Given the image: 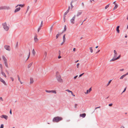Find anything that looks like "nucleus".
<instances>
[{
    "label": "nucleus",
    "instance_id": "nucleus-37",
    "mask_svg": "<svg viewBox=\"0 0 128 128\" xmlns=\"http://www.w3.org/2000/svg\"><path fill=\"white\" fill-rule=\"evenodd\" d=\"M41 27H40V26L39 28H38V32H39L40 30L41 29Z\"/></svg>",
    "mask_w": 128,
    "mask_h": 128
},
{
    "label": "nucleus",
    "instance_id": "nucleus-40",
    "mask_svg": "<svg viewBox=\"0 0 128 128\" xmlns=\"http://www.w3.org/2000/svg\"><path fill=\"white\" fill-rule=\"evenodd\" d=\"M29 8H30L29 6H28L27 7V10H26V13L27 12V11H28V10H29Z\"/></svg>",
    "mask_w": 128,
    "mask_h": 128
},
{
    "label": "nucleus",
    "instance_id": "nucleus-53",
    "mask_svg": "<svg viewBox=\"0 0 128 128\" xmlns=\"http://www.w3.org/2000/svg\"><path fill=\"white\" fill-rule=\"evenodd\" d=\"M10 114H12V110L11 109L10 111Z\"/></svg>",
    "mask_w": 128,
    "mask_h": 128
},
{
    "label": "nucleus",
    "instance_id": "nucleus-45",
    "mask_svg": "<svg viewBox=\"0 0 128 128\" xmlns=\"http://www.w3.org/2000/svg\"><path fill=\"white\" fill-rule=\"evenodd\" d=\"M112 103L109 104H108L109 106H112Z\"/></svg>",
    "mask_w": 128,
    "mask_h": 128
},
{
    "label": "nucleus",
    "instance_id": "nucleus-9",
    "mask_svg": "<svg viewBox=\"0 0 128 128\" xmlns=\"http://www.w3.org/2000/svg\"><path fill=\"white\" fill-rule=\"evenodd\" d=\"M37 34H35L34 38V40L35 42H37L38 40V39L37 38Z\"/></svg>",
    "mask_w": 128,
    "mask_h": 128
},
{
    "label": "nucleus",
    "instance_id": "nucleus-49",
    "mask_svg": "<svg viewBox=\"0 0 128 128\" xmlns=\"http://www.w3.org/2000/svg\"><path fill=\"white\" fill-rule=\"evenodd\" d=\"M71 93L72 94V96H75V95L73 94V93L72 92Z\"/></svg>",
    "mask_w": 128,
    "mask_h": 128
},
{
    "label": "nucleus",
    "instance_id": "nucleus-39",
    "mask_svg": "<svg viewBox=\"0 0 128 128\" xmlns=\"http://www.w3.org/2000/svg\"><path fill=\"white\" fill-rule=\"evenodd\" d=\"M66 91H67L68 92H72L69 90H66Z\"/></svg>",
    "mask_w": 128,
    "mask_h": 128
},
{
    "label": "nucleus",
    "instance_id": "nucleus-1",
    "mask_svg": "<svg viewBox=\"0 0 128 128\" xmlns=\"http://www.w3.org/2000/svg\"><path fill=\"white\" fill-rule=\"evenodd\" d=\"M63 118L61 117L57 116L54 117L52 120V121L54 122H58L59 121L62 120Z\"/></svg>",
    "mask_w": 128,
    "mask_h": 128
},
{
    "label": "nucleus",
    "instance_id": "nucleus-21",
    "mask_svg": "<svg viewBox=\"0 0 128 128\" xmlns=\"http://www.w3.org/2000/svg\"><path fill=\"white\" fill-rule=\"evenodd\" d=\"M118 6L117 4H116V5H115V6L113 8V10H116V9L117 7H118Z\"/></svg>",
    "mask_w": 128,
    "mask_h": 128
},
{
    "label": "nucleus",
    "instance_id": "nucleus-47",
    "mask_svg": "<svg viewBox=\"0 0 128 128\" xmlns=\"http://www.w3.org/2000/svg\"><path fill=\"white\" fill-rule=\"evenodd\" d=\"M42 22H41V24H40V27H42Z\"/></svg>",
    "mask_w": 128,
    "mask_h": 128
},
{
    "label": "nucleus",
    "instance_id": "nucleus-2",
    "mask_svg": "<svg viewBox=\"0 0 128 128\" xmlns=\"http://www.w3.org/2000/svg\"><path fill=\"white\" fill-rule=\"evenodd\" d=\"M59 73L58 72H57L56 73V78L60 82H63L61 78V76L58 74Z\"/></svg>",
    "mask_w": 128,
    "mask_h": 128
},
{
    "label": "nucleus",
    "instance_id": "nucleus-62",
    "mask_svg": "<svg viewBox=\"0 0 128 128\" xmlns=\"http://www.w3.org/2000/svg\"><path fill=\"white\" fill-rule=\"evenodd\" d=\"M120 26H117V27H116V28H118V29H119V28H120Z\"/></svg>",
    "mask_w": 128,
    "mask_h": 128
},
{
    "label": "nucleus",
    "instance_id": "nucleus-34",
    "mask_svg": "<svg viewBox=\"0 0 128 128\" xmlns=\"http://www.w3.org/2000/svg\"><path fill=\"white\" fill-rule=\"evenodd\" d=\"M4 124H2L1 125L0 127V128H4Z\"/></svg>",
    "mask_w": 128,
    "mask_h": 128
},
{
    "label": "nucleus",
    "instance_id": "nucleus-18",
    "mask_svg": "<svg viewBox=\"0 0 128 128\" xmlns=\"http://www.w3.org/2000/svg\"><path fill=\"white\" fill-rule=\"evenodd\" d=\"M1 74H2L4 76L5 78H6V75L5 73H4V72L2 71Z\"/></svg>",
    "mask_w": 128,
    "mask_h": 128
},
{
    "label": "nucleus",
    "instance_id": "nucleus-51",
    "mask_svg": "<svg viewBox=\"0 0 128 128\" xmlns=\"http://www.w3.org/2000/svg\"><path fill=\"white\" fill-rule=\"evenodd\" d=\"M78 105V104H75V106H74V108H76V106H77Z\"/></svg>",
    "mask_w": 128,
    "mask_h": 128
},
{
    "label": "nucleus",
    "instance_id": "nucleus-30",
    "mask_svg": "<svg viewBox=\"0 0 128 128\" xmlns=\"http://www.w3.org/2000/svg\"><path fill=\"white\" fill-rule=\"evenodd\" d=\"M120 56H121L120 55L117 58H116V60L119 59L120 58Z\"/></svg>",
    "mask_w": 128,
    "mask_h": 128
},
{
    "label": "nucleus",
    "instance_id": "nucleus-46",
    "mask_svg": "<svg viewBox=\"0 0 128 128\" xmlns=\"http://www.w3.org/2000/svg\"><path fill=\"white\" fill-rule=\"evenodd\" d=\"M78 76V75H77L76 76H75L74 78V79H75L76 78H77V77Z\"/></svg>",
    "mask_w": 128,
    "mask_h": 128
},
{
    "label": "nucleus",
    "instance_id": "nucleus-35",
    "mask_svg": "<svg viewBox=\"0 0 128 128\" xmlns=\"http://www.w3.org/2000/svg\"><path fill=\"white\" fill-rule=\"evenodd\" d=\"M116 30L117 31V32L118 33H119L120 32V30H119V29L116 28Z\"/></svg>",
    "mask_w": 128,
    "mask_h": 128
},
{
    "label": "nucleus",
    "instance_id": "nucleus-12",
    "mask_svg": "<svg viewBox=\"0 0 128 128\" xmlns=\"http://www.w3.org/2000/svg\"><path fill=\"white\" fill-rule=\"evenodd\" d=\"M86 114L85 113H84L82 114H80V117H82L83 118H84L86 116Z\"/></svg>",
    "mask_w": 128,
    "mask_h": 128
},
{
    "label": "nucleus",
    "instance_id": "nucleus-57",
    "mask_svg": "<svg viewBox=\"0 0 128 128\" xmlns=\"http://www.w3.org/2000/svg\"><path fill=\"white\" fill-rule=\"evenodd\" d=\"M44 54L45 55V57H46V54H47V53L46 52H45Z\"/></svg>",
    "mask_w": 128,
    "mask_h": 128
},
{
    "label": "nucleus",
    "instance_id": "nucleus-58",
    "mask_svg": "<svg viewBox=\"0 0 128 128\" xmlns=\"http://www.w3.org/2000/svg\"><path fill=\"white\" fill-rule=\"evenodd\" d=\"M0 67L1 68H2V65L1 64H0Z\"/></svg>",
    "mask_w": 128,
    "mask_h": 128
},
{
    "label": "nucleus",
    "instance_id": "nucleus-10",
    "mask_svg": "<svg viewBox=\"0 0 128 128\" xmlns=\"http://www.w3.org/2000/svg\"><path fill=\"white\" fill-rule=\"evenodd\" d=\"M20 7H19L16 8L14 11V13H16L18 12L19 11V10H20Z\"/></svg>",
    "mask_w": 128,
    "mask_h": 128
},
{
    "label": "nucleus",
    "instance_id": "nucleus-52",
    "mask_svg": "<svg viewBox=\"0 0 128 128\" xmlns=\"http://www.w3.org/2000/svg\"><path fill=\"white\" fill-rule=\"evenodd\" d=\"M128 72H127L126 74H124L125 76L126 75H128Z\"/></svg>",
    "mask_w": 128,
    "mask_h": 128
},
{
    "label": "nucleus",
    "instance_id": "nucleus-3",
    "mask_svg": "<svg viewBox=\"0 0 128 128\" xmlns=\"http://www.w3.org/2000/svg\"><path fill=\"white\" fill-rule=\"evenodd\" d=\"M2 58L4 61V64L8 68V67L7 59L5 58V57L4 56H2Z\"/></svg>",
    "mask_w": 128,
    "mask_h": 128
},
{
    "label": "nucleus",
    "instance_id": "nucleus-8",
    "mask_svg": "<svg viewBox=\"0 0 128 128\" xmlns=\"http://www.w3.org/2000/svg\"><path fill=\"white\" fill-rule=\"evenodd\" d=\"M0 117L2 118H4L6 120H7L8 118V116L5 115H2L0 116Z\"/></svg>",
    "mask_w": 128,
    "mask_h": 128
},
{
    "label": "nucleus",
    "instance_id": "nucleus-15",
    "mask_svg": "<svg viewBox=\"0 0 128 128\" xmlns=\"http://www.w3.org/2000/svg\"><path fill=\"white\" fill-rule=\"evenodd\" d=\"M66 29V25H64V30L63 32L60 33V34H62L64 32H65Z\"/></svg>",
    "mask_w": 128,
    "mask_h": 128
},
{
    "label": "nucleus",
    "instance_id": "nucleus-27",
    "mask_svg": "<svg viewBox=\"0 0 128 128\" xmlns=\"http://www.w3.org/2000/svg\"><path fill=\"white\" fill-rule=\"evenodd\" d=\"M124 77H125V76L124 75L120 77V79H122Z\"/></svg>",
    "mask_w": 128,
    "mask_h": 128
},
{
    "label": "nucleus",
    "instance_id": "nucleus-20",
    "mask_svg": "<svg viewBox=\"0 0 128 128\" xmlns=\"http://www.w3.org/2000/svg\"><path fill=\"white\" fill-rule=\"evenodd\" d=\"M66 34H64L63 37V41H64V42H65V40H66V38L65 37Z\"/></svg>",
    "mask_w": 128,
    "mask_h": 128
},
{
    "label": "nucleus",
    "instance_id": "nucleus-43",
    "mask_svg": "<svg viewBox=\"0 0 128 128\" xmlns=\"http://www.w3.org/2000/svg\"><path fill=\"white\" fill-rule=\"evenodd\" d=\"M10 78L11 79V80H12V82L14 81V79L13 78H12V77H10Z\"/></svg>",
    "mask_w": 128,
    "mask_h": 128
},
{
    "label": "nucleus",
    "instance_id": "nucleus-48",
    "mask_svg": "<svg viewBox=\"0 0 128 128\" xmlns=\"http://www.w3.org/2000/svg\"><path fill=\"white\" fill-rule=\"evenodd\" d=\"M18 42H16V47H17L18 46Z\"/></svg>",
    "mask_w": 128,
    "mask_h": 128
},
{
    "label": "nucleus",
    "instance_id": "nucleus-32",
    "mask_svg": "<svg viewBox=\"0 0 128 128\" xmlns=\"http://www.w3.org/2000/svg\"><path fill=\"white\" fill-rule=\"evenodd\" d=\"M77 0H72V1L71 2L72 3H73L74 2H76V1Z\"/></svg>",
    "mask_w": 128,
    "mask_h": 128
},
{
    "label": "nucleus",
    "instance_id": "nucleus-25",
    "mask_svg": "<svg viewBox=\"0 0 128 128\" xmlns=\"http://www.w3.org/2000/svg\"><path fill=\"white\" fill-rule=\"evenodd\" d=\"M90 52H91L92 53L93 52V50L92 49V47H90Z\"/></svg>",
    "mask_w": 128,
    "mask_h": 128
},
{
    "label": "nucleus",
    "instance_id": "nucleus-36",
    "mask_svg": "<svg viewBox=\"0 0 128 128\" xmlns=\"http://www.w3.org/2000/svg\"><path fill=\"white\" fill-rule=\"evenodd\" d=\"M52 92L53 93H54V94L56 93V92L55 90H52Z\"/></svg>",
    "mask_w": 128,
    "mask_h": 128
},
{
    "label": "nucleus",
    "instance_id": "nucleus-28",
    "mask_svg": "<svg viewBox=\"0 0 128 128\" xmlns=\"http://www.w3.org/2000/svg\"><path fill=\"white\" fill-rule=\"evenodd\" d=\"M69 12V11H68V10H67L66 12L64 13V15H66Z\"/></svg>",
    "mask_w": 128,
    "mask_h": 128
},
{
    "label": "nucleus",
    "instance_id": "nucleus-59",
    "mask_svg": "<svg viewBox=\"0 0 128 128\" xmlns=\"http://www.w3.org/2000/svg\"><path fill=\"white\" fill-rule=\"evenodd\" d=\"M61 58V56H59L58 57V58H59V59H60V58Z\"/></svg>",
    "mask_w": 128,
    "mask_h": 128
},
{
    "label": "nucleus",
    "instance_id": "nucleus-19",
    "mask_svg": "<svg viewBox=\"0 0 128 128\" xmlns=\"http://www.w3.org/2000/svg\"><path fill=\"white\" fill-rule=\"evenodd\" d=\"M92 90L91 88H90L89 89L87 90L86 92L87 94H88L89 93L90 91Z\"/></svg>",
    "mask_w": 128,
    "mask_h": 128
},
{
    "label": "nucleus",
    "instance_id": "nucleus-17",
    "mask_svg": "<svg viewBox=\"0 0 128 128\" xmlns=\"http://www.w3.org/2000/svg\"><path fill=\"white\" fill-rule=\"evenodd\" d=\"M116 60V57H114V56L112 60H110V62H111L113 61Z\"/></svg>",
    "mask_w": 128,
    "mask_h": 128
},
{
    "label": "nucleus",
    "instance_id": "nucleus-42",
    "mask_svg": "<svg viewBox=\"0 0 128 128\" xmlns=\"http://www.w3.org/2000/svg\"><path fill=\"white\" fill-rule=\"evenodd\" d=\"M79 65H80V64L79 63L77 64V65H76L77 67V68H78Z\"/></svg>",
    "mask_w": 128,
    "mask_h": 128
},
{
    "label": "nucleus",
    "instance_id": "nucleus-29",
    "mask_svg": "<svg viewBox=\"0 0 128 128\" xmlns=\"http://www.w3.org/2000/svg\"><path fill=\"white\" fill-rule=\"evenodd\" d=\"M46 92L48 93H50L52 92V90H46Z\"/></svg>",
    "mask_w": 128,
    "mask_h": 128
},
{
    "label": "nucleus",
    "instance_id": "nucleus-55",
    "mask_svg": "<svg viewBox=\"0 0 128 128\" xmlns=\"http://www.w3.org/2000/svg\"><path fill=\"white\" fill-rule=\"evenodd\" d=\"M0 100H2V101H3V100L2 99V97L0 98Z\"/></svg>",
    "mask_w": 128,
    "mask_h": 128
},
{
    "label": "nucleus",
    "instance_id": "nucleus-7",
    "mask_svg": "<svg viewBox=\"0 0 128 128\" xmlns=\"http://www.w3.org/2000/svg\"><path fill=\"white\" fill-rule=\"evenodd\" d=\"M4 48L6 50L8 51L10 50V46L6 45L4 46Z\"/></svg>",
    "mask_w": 128,
    "mask_h": 128
},
{
    "label": "nucleus",
    "instance_id": "nucleus-54",
    "mask_svg": "<svg viewBox=\"0 0 128 128\" xmlns=\"http://www.w3.org/2000/svg\"><path fill=\"white\" fill-rule=\"evenodd\" d=\"M126 88H125L124 90L122 92V93L123 92H125V91L126 90Z\"/></svg>",
    "mask_w": 128,
    "mask_h": 128
},
{
    "label": "nucleus",
    "instance_id": "nucleus-63",
    "mask_svg": "<svg viewBox=\"0 0 128 128\" xmlns=\"http://www.w3.org/2000/svg\"><path fill=\"white\" fill-rule=\"evenodd\" d=\"M70 6H69L68 7V9L67 10H68V11H69V10H70Z\"/></svg>",
    "mask_w": 128,
    "mask_h": 128
},
{
    "label": "nucleus",
    "instance_id": "nucleus-22",
    "mask_svg": "<svg viewBox=\"0 0 128 128\" xmlns=\"http://www.w3.org/2000/svg\"><path fill=\"white\" fill-rule=\"evenodd\" d=\"M60 34H60V33L59 32H58V34H57L56 36V39L58 38Z\"/></svg>",
    "mask_w": 128,
    "mask_h": 128
},
{
    "label": "nucleus",
    "instance_id": "nucleus-26",
    "mask_svg": "<svg viewBox=\"0 0 128 128\" xmlns=\"http://www.w3.org/2000/svg\"><path fill=\"white\" fill-rule=\"evenodd\" d=\"M32 65V63H31L30 64H29V65L28 66V68H30V67Z\"/></svg>",
    "mask_w": 128,
    "mask_h": 128
},
{
    "label": "nucleus",
    "instance_id": "nucleus-11",
    "mask_svg": "<svg viewBox=\"0 0 128 128\" xmlns=\"http://www.w3.org/2000/svg\"><path fill=\"white\" fill-rule=\"evenodd\" d=\"M0 81L3 83L5 85H6V84L5 82L2 78H1V80H0Z\"/></svg>",
    "mask_w": 128,
    "mask_h": 128
},
{
    "label": "nucleus",
    "instance_id": "nucleus-14",
    "mask_svg": "<svg viewBox=\"0 0 128 128\" xmlns=\"http://www.w3.org/2000/svg\"><path fill=\"white\" fill-rule=\"evenodd\" d=\"M25 6L24 4H18V5L16 7V8L17 7H18V6H20L21 7H24Z\"/></svg>",
    "mask_w": 128,
    "mask_h": 128
},
{
    "label": "nucleus",
    "instance_id": "nucleus-4",
    "mask_svg": "<svg viewBox=\"0 0 128 128\" xmlns=\"http://www.w3.org/2000/svg\"><path fill=\"white\" fill-rule=\"evenodd\" d=\"M2 25L4 29L5 30L7 31L9 30V27L7 26L6 22L3 23Z\"/></svg>",
    "mask_w": 128,
    "mask_h": 128
},
{
    "label": "nucleus",
    "instance_id": "nucleus-16",
    "mask_svg": "<svg viewBox=\"0 0 128 128\" xmlns=\"http://www.w3.org/2000/svg\"><path fill=\"white\" fill-rule=\"evenodd\" d=\"M82 12H78L77 13V14H76V16H78L80 15H81L82 14Z\"/></svg>",
    "mask_w": 128,
    "mask_h": 128
},
{
    "label": "nucleus",
    "instance_id": "nucleus-24",
    "mask_svg": "<svg viewBox=\"0 0 128 128\" xmlns=\"http://www.w3.org/2000/svg\"><path fill=\"white\" fill-rule=\"evenodd\" d=\"M112 81V80H110L108 82V84H107L106 85V86H108L109 85V84H110V82H111V81Z\"/></svg>",
    "mask_w": 128,
    "mask_h": 128
},
{
    "label": "nucleus",
    "instance_id": "nucleus-41",
    "mask_svg": "<svg viewBox=\"0 0 128 128\" xmlns=\"http://www.w3.org/2000/svg\"><path fill=\"white\" fill-rule=\"evenodd\" d=\"M17 77H18V80L20 81V76H19V75H18Z\"/></svg>",
    "mask_w": 128,
    "mask_h": 128
},
{
    "label": "nucleus",
    "instance_id": "nucleus-56",
    "mask_svg": "<svg viewBox=\"0 0 128 128\" xmlns=\"http://www.w3.org/2000/svg\"><path fill=\"white\" fill-rule=\"evenodd\" d=\"M124 70V69H120V71H123Z\"/></svg>",
    "mask_w": 128,
    "mask_h": 128
},
{
    "label": "nucleus",
    "instance_id": "nucleus-38",
    "mask_svg": "<svg viewBox=\"0 0 128 128\" xmlns=\"http://www.w3.org/2000/svg\"><path fill=\"white\" fill-rule=\"evenodd\" d=\"M84 73H83L82 74H80L79 76V77H81L84 74Z\"/></svg>",
    "mask_w": 128,
    "mask_h": 128
},
{
    "label": "nucleus",
    "instance_id": "nucleus-64",
    "mask_svg": "<svg viewBox=\"0 0 128 128\" xmlns=\"http://www.w3.org/2000/svg\"><path fill=\"white\" fill-rule=\"evenodd\" d=\"M6 72H7V74H9V72H8V70H6Z\"/></svg>",
    "mask_w": 128,
    "mask_h": 128
},
{
    "label": "nucleus",
    "instance_id": "nucleus-31",
    "mask_svg": "<svg viewBox=\"0 0 128 128\" xmlns=\"http://www.w3.org/2000/svg\"><path fill=\"white\" fill-rule=\"evenodd\" d=\"M109 6V4L106 5L105 7V9H106Z\"/></svg>",
    "mask_w": 128,
    "mask_h": 128
},
{
    "label": "nucleus",
    "instance_id": "nucleus-44",
    "mask_svg": "<svg viewBox=\"0 0 128 128\" xmlns=\"http://www.w3.org/2000/svg\"><path fill=\"white\" fill-rule=\"evenodd\" d=\"M30 83L32 84V79L31 78H30Z\"/></svg>",
    "mask_w": 128,
    "mask_h": 128
},
{
    "label": "nucleus",
    "instance_id": "nucleus-61",
    "mask_svg": "<svg viewBox=\"0 0 128 128\" xmlns=\"http://www.w3.org/2000/svg\"><path fill=\"white\" fill-rule=\"evenodd\" d=\"M116 1H115L114 2H113V3L114 4H115V5H116V4H117L116 3Z\"/></svg>",
    "mask_w": 128,
    "mask_h": 128
},
{
    "label": "nucleus",
    "instance_id": "nucleus-13",
    "mask_svg": "<svg viewBox=\"0 0 128 128\" xmlns=\"http://www.w3.org/2000/svg\"><path fill=\"white\" fill-rule=\"evenodd\" d=\"M114 57H116L117 55V53L115 50H114Z\"/></svg>",
    "mask_w": 128,
    "mask_h": 128
},
{
    "label": "nucleus",
    "instance_id": "nucleus-60",
    "mask_svg": "<svg viewBox=\"0 0 128 128\" xmlns=\"http://www.w3.org/2000/svg\"><path fill=\"white\" fill-rule=\"evenodd\" d=\"M76 48H74L73 49V50L74 51V52L76 51Z\"/></svg>",
    "mask_w": 128,
    "mask_h": 128
},
{
    "label": "nucleus",
    "instance_id": "nucleus-33",
    "mask_svg": "<svg viewBox=\"0 0 128 128\" xmlns=\"http://www.w3.org/2000/svg\"><path fill=\"white\" fill-rule=\"evenodd\" d=\"M72 3L71 2L70 4V5H71V8H73V7H74V6H72Z\"/></svg>",
    "mask_w": 128,
    "mask_h": 128
},
{
    "label": "nucleus",
    "instance_id": "nucleus-23",
    "mask_svg": "<svg viewBox=\"0 0 128 128\" xmlns=\"http://www.w3.org/2000/svg\"><path fill=\"white\" fill-rule=\"evenodd\" d=\"M36 54V52L35 50H34V49H33L32 50V54L34 56Z\"/></svg>",
    "mask_w": 128,
    "mask_h": 128
},
{
    "label": "nucleus",
    "instance_id": "nucleus-50",
    "mask_svg": "<svg viewBox=\"0 0 128 128\" xmlns=\"http://www.w3.org/2000/svg\"><path fill=\"white\" fill-rule=\"evenodd\" d=\"M30 52H29V54H28V58L26 60L28 59L29 58V57H30Z\"/></svg>",
    "mask_w": 128,
    "mask_h": 128
},
{
    "label": "nucleus",
    "instance_id": "nucleus-5",
    "mask_svg": "<svg viewBox=\"0 0 128 128\" xmlns=\"http://www.w3.org/2000/svg\"><path fill=\"white\" fill-rule=\"evenodd\" d=\"M10 9V8L9 6H4L0 7V10H8Z\"/></svg>",
    "mask_w": 128,
    "mask_h": 128
},
{
    "label": "nucleus",
    "instance_id": "nucleus-6",
    "mask_svg": "<svg viewBox=\"0 0 128 128\" xmlns=\"http://www.w3.org/2000/svg\"><path fill=\"white\" fill-rule=\"evenodd\" d=\"M76 17V15H74V16L72 17V18L71 19L70 21L71 22L72 24H74V20Z\"/></svg>",
    "mask_w": 128,
    "mask_h": 128
}]
</instances>
